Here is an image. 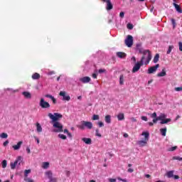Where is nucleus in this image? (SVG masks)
Segmentation results:
<instances>
[{"label":"nucleus","mask_w":182,"mask_h":182,"mask_svg":"<svg viewBox=\"0 0 182 182\" xmlns=\"http://www.w3.org/2000/svg\"><path fill=\"white\" fill-rule=\"evenodd\" d=\"M141 53L143 54V56L139 62L141 65H147L148 63H150V60H151V53L149 50H144L141 51Z\"/></svg>","instance_id":"f257e3e1"},{"label":"nucleus","mask_w":182,"mask_h":182,"mask_svg":"<svg viewBox=\"0 0 182 182\" xmlns=\"http://www.w3.org/2000/svg\"><path fill=\"white\" fill-rule=\"evenodd\" d=\"M141 136H144V138L142 140L138 141L137 144L139 146V147H144V146H146L149 141L150 133H149V132H143Z\"/></svg>","instance_id":"f03ea898"},{"label":"nucleus","mask_w":182,"mask_h":182,"mask_svg":"<svg viewBox=\"0 0 182 182\" xmlns=\"http://www.w3.org/2000/svg\"><path fill=\"white\" fill-rule=\"evenodd\" d=\"M77 127L81 130H85V127H87V129L90 130V129L93 127V124L90 122L82 121L81 122L80 124L77 126Z\"/></svg>","instance_id":"7ed1b4c3"},{"label":"nucleus","mask_w":182,"mask_h":182,"mask_svg":"<svg viewBox=\"0 0 182 182\" xmlns=\"http://www.w3.org/2000/svg\"><path fill=\"white\" fill-rule=\"evenodd\" d=\"M63 117V116L59 113L48 114V117H50V119L52 120L53 124L58 122V120H59V119H62Z\"/></svg>","instance_id":"20e7f679"},{"label":"nucleus","mask_w":182,"mask_h":182,"mask_svg":"<svg viewBox=\"0 0 182 182\" xmlns=\"http://www.w3.org/2000/svg\"><path fill=\"white\" fill-rule=\"evenodd\" d=\"M53 127H54L53 132L55 133H62L63 132V125L59 122L53 123Z\"/></svg>","instance_id":"39448f33"},{"label":"nucleus","mask_w":182,"mask_h":182,"mask_svg":"<svg viewBox=\"0 0 182 182\" xmlns=\"http://www.w3.org/2000/svg\"><path fill=\"white\" fill-rule=\"evenodd\" d=\"M45 176L46 177V178H48V180L50 182H56L58 181V179L53 176V172L50 170L46 171L45 172Z\"/></svg>","instance_id":"423d86ee"},{"label":"nucleus","mask_w":182,"mask_h":182,"mask_svg":"<svg viewBox=\"0 0 182 182\" xmlns=\"http://www.w3.org/2000/svg\"><path fill=\"white\" fill-rule=\"evenodd\" d=\"M39 106H41L42 109H49V107H50V104L45 101V98H41Z\"/></svg>","instance_id":"0eeeda50"},{"label":"nucleus","mask_w":182,"mask_h":182,"mask_svg":"<svg viewBox=\"0 0 182 182\" xmlns=\"http://www.w3.org/2000/svg\"><path fill=\"white\" fill-rule=\"evenodd\" d=\"M125 44L128 48H132L133 46V36L128 35L125 40Z\"/></svg>","instance_id":"6e6552de"},{"label":"nucleus","mask_w":182,"mask_h":182,"mask_svg":"<svg viewBox=\"0 0 182 182\" xmlns=\"http://www.w3.org/2000/svg\"><path fill=\"white\" fill-rule=\"evenodd\" d=\"M160 68V65L159 64H156L154 66L150 67L148 69V73L149 75H151V73H156V72H157V69Z\"/></svg>","instance_id":"1a4fd4ad"},{"label":"nucleus","mask_w":182,"mask_h":182,"mask_svg":"<svg viewBox=\"0 0 182 182\" xmlns=\"http://www.w3.org/2000/svg\"><path fill=\"white\" fill-rule=\"evenodd\" d=\"M141 66H143V64H141L140 61L137 62L132 68V73H136V72H139Z\"/></svg>","instance_id":"9d476101"},{"label":"nucleus","mask_w":182,"mask_h":182,"mask_svg":"<svg viewBox=\"0 0 182 182\" xmlns=\"http://www.w3.org/2000/svg\"><path fill=\"white\" fill-rule=\"evenodd\" d=\"M60 96L63 97V100H66L67 102H69L70 100V96L69 95H66V92L61 91L59 94Z\"/></svg>","instance_id":"9b49d317"},{"label":"nucleus","mask_w":182,"mask_h":182,"mask_svg":"<svg viewBox=\"0 0 182 182\" xmlns=\"http://www.w3.org/2000/svg\"><path fill=\"white\" fill-rule=\"evenodd\" d=\"M167 117L166 114H161L159 117L153 119V123H157L159 120H164Z\"/></svg>","instance_id":"f8f14e48"},{"label":"nucleus","mask_w":182,"mask_h":182,"mask_svg":"<svg viewBox=\"0 0 182 182\" xmlns=\"http://www.w3.org/2000/svg\"><path fill=\"white\" fill-rule=\"evenodd\" d=\"M103 2H106L107 4V7L106 9L107 11H110L111 9H113V4H112V2H110V0H102Z\"/></svg>","instance_id":"ddd939ff"},{"label":"nucleus","mask_w":182,"mask_h":182,"mask_svg":"<svg viewBox=\"0 0 182 182\" xmlns=\"http://www.w3.org/2000/svg\"><path fill=\"white\" fill-rule=\"evenodd\" d=\"M19 164H21V162H19V161H15L14 162H11L10 164L11 168H12V170H14V169H15V168L18 167V166H19Z\"/></svg>","instance_id":"4468645a"},{"label":"nucleus","mask_w":182,"mask_h":182,"mask_svg":"<svg viewBox=\"0 0 182 182\" xmlns=\"http://www.w3.org/2000/svg\"><path fill=\"white\" fill-rule=\"evenodd\" d=\"M90 80V77H83L80 78V82H82V83H89Z\"/></svg>","instance_id":"2eb2a0df"},{"label":"nucleus","mask_w":182,"mask_h":182,"mask_svg":"<svg viewBox=\"0 0 182 182\" xmlns=\"http://www.w3.org/2000/svg\"><path fill=\"white\" fill-rule=\"evenodd\" d=\"M22 141H18L17 144L12 146V149L14 150H19V149H21V146H22Z\"/></svg>","instance_id":"dca6fc26"},{"label":"nucleus","mask_w":182,"mask_h":182,"mask_svg":"<svg viewBox=\"0 0 182 182\" xmlns=\"http://www.w3.org/2000/svg\"><path fill=\"white\" fill-rule=\"evenodd\" d=\"M117 56L120 59H124L127 55L125 53L123 52H117Z\"/></svg>","instance_id":"f3484780"},{"label":"nucleus","mask_w":182,"mask_h":182,"mask_svg":"<svg viewBox=\"0 0 182 182\" xmlns=\"http://www.w3.org/2000/svg\"><path fill=\"white\" fill-rule=\"evenodd\" d=\"M36 132H37V133H42L43 128H42V126L41 125V124H39L38 122H37V123L36 124Z\"/></svg>","instance_id":"a211bd4d"},{"label":"nucleus","mask_w":182,"mask_h":182,"mask_svg":"<svg viewBox=\"0 0 182 182\" xmlns=\"http://www.w3.org/2000/svg\"><path fill=\"white\" fill-rule=\"evenodd\" d=\"M22 95L26 99H31L32 97V95L29 92H23Z\"/></svg>","instance_id":"6ab92c4d"},{"label":"nucleus","mask_w":182,"mask_h":182,"mask_svg":"<svg viewBox=\"0 0 182 182\" xmlns=\"http://www.w3.org/2000/svg\"><path fill=\"white\" fill-rule=\"evenodd\" d=\"M82 141L85 143V144H92V139L90 138H82Z\"/></svg>","instance_id":"aec40b11"},{"label":"nucleus","mask_w":182,"mask_h":182,"mask_svg":"<svg viewBox=\"0 0 182 182\" xmlns=\"http://www.w3.org/2000/svg\"><path fill=\"white\" fill-rule=\"evenodd\" d=\"M166 176L168 177V178H171V177L174 176V171H168L166 172Z\"/></svg>","instance_id":"412c9836"},{"label":"nucleus","mask_w":182,"mask_h":182,"mask_svg":"<svg viewBox=\"0 0 182 182\" xmlns=\"http://www.w3.org/2000/svg\"><path fill=\"white\" fill-rule=\"evenodd\" d=\"M166 75H167V73H166V69H163L161 73H159L157 74V76H158V77H163L166 76Z\"/></svg>","instance_id":"4be33fe9"},{"label":"nucleus","mask_w":182,"mask_h":182,"mask_svg":"<svg viewBox=\"0 0 182 182\" xmlns=\"http://www.w3.org/2000/svg\"><path fill=\"white\" fill-rule=\"evenodd\" d=\"M105 122L109 124L112 123V116L106 115L105 118Z\"/></svg>","instance_id":"5701e85b"},{"label":"nucleus","mask_w":182,"mask_h":182,"mask_svg":"<svg viewBox=\"0 0 182 182\" xmlns=\"http://www.w3.org/2000/svg\"><path fill=\"white\" fill-rule=\"evenodd\" d=\"M173 6H175V9H176L177 12H178V14L182 13L181 8H180V6H178V4L173 3Z\"/></svg>","instance_id":"b1692460"},{"label":"nucleus","mask_w":182,"mask_h":182,"mask_svg":"<svg viewBox=\"0 0 182 182\" xmlns=\"http://www.w3.org/2000/svg\"><path fill=\"white\" fill-rule=\"evenodd\" d=\"M45 97H48V99H51V100L53 101V103H56V99H55V97L50 95H46Z\"/></svg>","instance_id":"393cba45"},{"label":"nucleus","mask_w":182,"mask_h":182,"mask_svg":"<svg viewBox=\"0 0 182 182\" xmlns=\"http://www.w3.org/2000/svg\"><path fill=\"white\" fill-rule=\"evenodd\" d=\"M50 163L49 162H43L42 168L47 169L49 168Z\"/></svg>","instance_id":"a878e982"},{"label":"nucleus","mask_w":182,"mask_h":182,"mask_svg":"<svg viewBox=\"0 0 182 182\" xmlns=\"http://www.w3.org/2000/svg\"><path fill=\"white\" fill-rule=\"evenodd\" d=\"M170 122H171V119L168 118V119L161 120L160 123H161V124H166V123H168Z\"/></svg>","instance_id":"bb28decb"},{"label":"nucleus","mask_w":182,"mask_h":182,"mask_svg":"<svg viewBox=\"0 0 182 182\" xmlns=\"http://www.w3.org/2000/svg\"><path fill=\"white\" fill-rule=\"evenodd\" d=\"M161 134L164 136H166V134L167 133V128H162L160 129Z\"/></svg>","instance_id":"cd10ccee"},{"label":"nucleus","mask_w":182,"mask_h":182,"mask_svg":"<svg viewBox=\"0 0 182 182\" xmlns=\"http://www.w3.org/2000/svg\"><path fill=\"white\" fill-rule=\"evenodd\" d=\"M117 119H118V120H119V121L124 120V114H123V113H119V114L117 115Z\"/></svg>","instance_id":"c85d7f7f"},{"label":"nucleus","mask_w":182,"mask_h":182,"mask_svg":"<svg viewBox=\"0 0 182 182\" xmlns=\"http://www.w3.org/2000/svg\"><path fill=\"white\" fill-rule=\"evenodd\" d=\"M119 85L121 86L124 85V77L123 75H120L119 77Z\"/></svg>","instance_id":"c756f323"},{"label":"nucleus","mask_w":182,"mask_h":182,"mask_svg":"<svg viewBox=\"0 0 182 182\" xmlns=\"http://www.w3.org/2000/svg\"><path fill=\"white\" fill-rule=\"evenodd\" d=\"M159 59H160V55L159 54H156L153 60L154 63H157L159 62Z\"/></svg>","instance_id":"7c9ffc66"},{"label":"nucleus","mask_w":182,"mask_h":182,"mask_svg":"<svg viewBox=\"0 0 182 182\" xmlns=\"http://www.w3.org/2000/svg\"><path fill=\"white\" fill-rule=\"evenodd\" d=\"M39 77H41V75L38 73H36L32 75V79L34 80L39 79Z\"/></svg>","instance_id":"2f4dec72"},{"label":"nucleus","mask_w":182,"mask_h":182,"mask_svg":"<svg viewBox=\"0 0 182 182\" xmlns=\"http://www.w3.org/2000/svg\"><path fill=\"white\" fill-rule=\"evenodd\" d=\"M174 49V46H169L168 49L167 50V55H170L171 53V50Z\"/></svg>","instance_id":"473e14b6"},{"label":"nucleus","mask_w":182,"mask_h":182,"mask_svg":"<svg viewBox=\"0 0 182 182\" xmlns=\"http://www.w3.org/2000/svg\"><path fill=\"white\" fill-rule=\"evenodd\" d=\"M59 139H61V140H66L67 137L63 134H58Z\"/></svg>","instance_id":"72a5a7b5"},{"label":"nucleus","mask_w":182,"mask_h":182,"mask_svg":"<svg viewBox=\"0 0 182 182\" xmlns=\"http://www.w3.org/2000/svg\"><path fill=\"white\" fill-rule=\"evenodd\" d=\"M31 173V169L24 171V177H28V175Z\"/></svg>","instance_id":"f704fd0d"},{"label":"nucleus","mask_w":182,"mask_h":182,"mask_svg":"<svg viewBox=\"0 0 182 182\" xmlns=\"http://www.w3.org/2000/svg\"><path fill=\"white\" fill-rule=\"evenodd\" d=\"M0 137H1V139H8V134L6 133H2L0 136Z\"/></svg>","instance_id":"c9c22d12"},{"label":"nucleus","mask_w":182,"mask_h":182,"mask_svg":"<svg viewBox=\"0 0 182 182\" xmlns=\"http://www.w3.org/2000/svg\"><path fill=\"white\" fill-rule=\"evenodd\" d=\"M99 119H100V117L97 114H94L92 116V120H99Z\"/></svg>","instance_id":"e433bc0d"},{"label":"nucleus","mask_w":182,"mask_h":182,"mask_svg":"<svg viewBox=\"0 0 182 182\" xmlns=\"http://www.w3.org/2000/svg\"><path fill=\"white\" fill-rule=\"evenodd\" d=\"M24 181H26V182H34L33 180L28 178V176H24Z\"/></svg>","instance_id":"4c0bfd02"},{"label":"nucleus","mask_w":182,"mask_h":182,"mask_svg":"<svg viewBox=\"0 0 182 182\" xmlns=\"http://www.w3.org/2000/svg\"><path fill=\"white\" fill-rule=\"evenodd\" d=\"M95 136H97V137H102V134L99 133V129L95 130Z\"/></svg>","instance_id":"58836bf2"},{"label":"nucleus","mask_w":182,"mask_h":182,"mask_svg":"<svg viewBox=\"0 0 182 182\" xmlns=\"http://www.w3.org/2000/svg\"><path fill=\"white\" fill-rule=\"evenodd\" d=\"M151 117L152 119H157V113L154 112L153 114H151Z\"/></svg>","instance_id":"ea45409f"},{"label":"nucleus","mask_w":182,"mask_h":182,"mask_svg":"<svg viewBox=\"0 0 182 182\" xmlns=\"http://www.w3.org/2000/svg\"><path fill=\"white\" fill-rule=\"evenodd\" d=\"M6 161H3L2 163H1V166L3 167V168H5L6 167Z\"/></svg>","instance_id":"a19ab883"},{"label":"nucleus","mask_w":182,"mask_h":182,"mask_svg":"<svg viewBox=\"0 0 182 182\" xmlns=\"http://www.w3.org/2000/svg\"><path fill=\"white\" fill-rule=\"evenodd\" d=\"M176 92H182V87H175Z\"/></svg>","instance_id":"79ce46f5"},{"label":"nucleus","mask_w":182,"mask_h":182,"mask_svg":"<svg viewBox=\"0 0 182 182\" xmlns=\"http://www.w3.org/2000/svg\"><path fill=\"white\" fill-rule=\"evenodd\" d=\"M97 124H98L99 127H103V126H105V124L103 122H102L101 121L98 122Z\"/></svg>","instance_id":"37998d69"},{"label":"nucleus","mask_w":182,"mask_h":182,"mask_svg":"<svg viewBox=\"0 0 182 182\" xmlns=\"http://www.w3.org/2000/svg\"><path fill=\"white\" fill-rule=\"evenodd\" d=\"M127 26L128 29H133V24L132 23H128Z\"/></svg>","instance_id":"c03bdc74"},{"label":"nucleus","mask_w":182,"mask_h":182,"mask_svg":"<svg viewBox=\"0 0 182 182\" xmlns=\"http://www.w3.org/2000/svg\"><path fill=\"white\" fill-rule=\"evenodd\" d=\"M171 23L173 28H176V20H174V18H171Z\"/></svg>","instance_id":"a18cd8bd"},{"label":"nucleus","mask_w":182,"mask_h":182,"mask_svg":"<svg viewBox=\"0 0 182 182\" xmlns=\"http://www.w3.org/2000/svg\"><path fill=\"white\" fill-rule=\"evenodd\" d=\"M106 72L105 69H100L98 70V73H105Z\"/></svg>","instance_id":"49530a36"},{"label":"nucleus","mask_w":182,"mask_h":182,"mask_svg":"<svg viewBox=\"0 0 182 182\" xmlns=\"http://www.w3.org/2000/svg\"><path fill=\"white\" fill-rule=\"evenodd\" d=\"M176 149H177V146H173L169 149V151H174V150H176Z\"/></svg>","instance_id":"de8ad7c7"},{"label":"nucleus","mask_w":182,"mask_h":182,"mask_svg":"<svg viewBox=\"0 0 182 182\" xmlns=\"http://www.w3.org/2000/svg\"><path fill=\"white\" fill-rule=\"evenodd\" d=\"M141 120H144V122H147L148 119H147V117H144V116H142L141 117Z\"/></svg>","instance_id":"09e8293b"},{"label":"nucleus","mask_w":182,"mask_h":182,"mask_svg":"<svg viewBox=\"0 0 182 182\" xmlns=\"http://www.w3.org/2000/svg\"><path fill=\"white\" fill-rule=\"evenodd\" d=\"M178 46H179V50H181V52H182V43L179 42Z\"/></svg>","instance_id":"8fccbe9b"},{"label":"nucleus","mask_w":182,"mask_h":182,"mask_svg":"<svg viewBox=\"0 0 182 182\" xmlns=\"http://www.w3.org/2000/svg\"><path fill=\"white\" fill-rule=\"evenodd\" d=\"M34 139H35L36 141H37V144H39V143H41V141L39 140V138L35 136Z\"/></svg>","instance_id":"3c124183"},{"label":"nucleus","mask_w":182,"mask_h":182,"mask_svg":"<svg viewBox=\"0 0 182 182\" xmlns=\"http://www.w3.org/2000/svg\"><path fill=\"white\" fill-rule=\"evenodd\" d=\"M8 144H9V141H8V140L6 141H4V144H3V145L4 146V147L6 146H8Z\"/></svg>","instance_id":"603ef678"},{"label":"nucleus","mask_w":182,"mask_h":182,"mask_svg":"<svg viewBox=\"0 0 182 182\" xmlns=\"http://www.w3.org/2000/svg\"><path fill=\"white\" fill-rule=\"evenodd\" d=\"M108 180H109V182H116L117 181L116 178H109Z\"/></svg>","instance_id":"864d4df0"},{"label":"nucleus","mask_w":182,"mask_h":182,"mask_svg":"<svg viewBox=\"0 0 182 182\" xmlns=\"http://www.w3.org/2000/svg\"><path fill=\"white\" fill-rule=\"evenodd\" d=\"M119 16H120L121 18H124V12H123V11L120 12Z\"/></svg>","instance_id":"5fc2aeb1"},{"label":"nucleus","mask_w":182,"mask_h":182,"mask_svg":"<svg viewBox=\"0 0 182 182\" xmlns=\"http://www.w3.org/2000/svg\"><path fill=\"white\" fill-rule=\"evenodd\" d=\"M65 175L67 176V177H69L70 176V171H65Z\"/></svg>","instance_id":"6e6d98bb"},{"label":"nucleus","mask_w":182,"mask_h":182,"mask_svg":"<svg viewBox=\"0 0 182 182\" xmlns=\"http://www.w3.org/2000/svg\"><path fill=\"white\" fill-rule=\"evenodd\" d=\"M26 151V153H28V154H29L31 153V149H29V147H27Z\"/></svg>","instance_id":"4d7b16f0"},{"label":"nucleus","mask_w":182,"mask_h":182,"mask_svg":"<svg viewBox=\"0 0 182 182\" xmlns=\"http://www.w3.org/2000/svg\"><path fill=\"white\" fill-rule=\"evenodd\" d=\"M173 178L175 179V180H178V178H180V176H177V175H173Z\"/></svg>","instance_id":"13d9d810"},{"label":"nucleus","mask_w":182,"mask_h":182,"mask_svg":"<svg viewBox=\"0 0 182 182\" xmlns=\"http://www.w3.org/2000/svg\"><path fill=\"white\" fill-rule=\"evenodd\" d=\"M92 77L94 79H97V74H96V73L92 74Z\"/></svg>","instance_id":"bf43d9fd"},{"label":"nucleus","mask_w":182,"mask_h":182,"mask_svg":"<svg viewBox=\"0 0 182 182\" xmlns=\"http://www.w3.org/2000/svg\"><path fill=\"white\" fill-rule=\"evenodd\" d=\"M131 121L133 122H137V119H136V118H134V117H132Z\"/></svg>","instance_id":"052dcab7"},{"label":"nucleus","mask_w":182,"mask_h":182,"mask_svg":"<svg viewBox=\"0 0 182 182\" xmlns=\"http://www.w3.org/2000/svg\"><path fill=\"white\" fill-rule=\"evenodd\" d=\"M67 134H68V137L72 139L73 136H72V134H70V132H68Z\"/></svg>","instance_id":"680f3d73"},{"label":"nucleus","mask_w":182,"mask_h":182,"mask_svg":"<svg viewBox=\"0 0 182 182\" xmlns=\"http://www.w3.org/2000/svg\"><path fill=\"white\" fill-rule=\"evenodd\" d=\"M134 171L132 168H129L128 169V173H133Z\"/></svg>","instance_id":"e2e57ef3"},{"label":"nucleus","mask_w":182,"mask_h":182,"mask_svg":"<svg viewBox=\"0 0 182 182\" xmlns=\"http://www.w3.org/2000/svg\"><path fill=\"white\" fill-rule=\"evenodd\" d=\"M131 60H133L134 62V63H136V57H132L131 58Z\"/></svg>","instance_id":"0e129e2a"},{"label":"nucleus","mask_w":182,"mask_h":182,"mask_svg":"<svg viewBox=\"0 0 182 182\" xmlns=\"http://www.w3.org/2000/svg\"><path fill=\"white\" fill-rule=\"evenodd\" d=\"M63 132L66 133V134H68V133H69V131L68 129H64Z\"/></svg>","instance_id":"69168bd1"},{"label":"nucleus","mask_w":182,"mask_h":182,"mask_svg":"<svg viewBox=\"0 0 182 182\" xmlns=\"http://www.w3.org/2000/svg\"><path fill=\"white\" fill-rule=\"evenodd\" d=\"M173 159L174 160H182V158H178H178L174 157Z\"/></svg>","instance_id":"338daca9"},{"label":"nucleus","mask_w":182,"mask_h":182,"mask_svg":"<svg viewBox=\"0 0 182 182\" xmlns=\"http://www.w3.org/2000/svg\"><path fill=\"white\" fill-rule=\"evenodd\" d=\"M124 137H125V138L129 137V134H124Z\"/></svg>","instance_id":"774afa93"}]
</instances>
